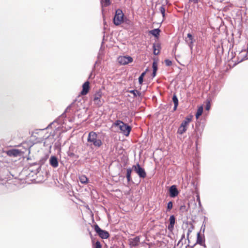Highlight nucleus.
Here are the masks:
<instances>
[{
	"label": "nucleus",
	"mask_w": 248,
	"mask_h": 248,
	"mask_svg": "<svg viewBox=\"0 0 248 248\" xmlns=\"http://www.w3.org/2000/svg\"><path fill=\"white\" fill-rule=\"evenodd\" d=\"M113 125L115 127H117L120 130V132L126 137L129 136L132 129L130 126L128 125L120 120H117Z\"/></svg>",
	"instance_id": "1"
},
{
	"label": "nucleus",
	"mask_w": 248,
	"mask_h": 248,
	"mask_svg": "<svg viewBox=\"0 0 248 248\" xmlns=\"http://www.w3.org/2000/svg\"><path fill=\"white\" fill-rule=\"evenodd\" d=\"M87 140L88 142L92 143L91 145H93L96 147H100L102 145V142L98 137L97 134L93 131L89 133Z\"/></svg>",
	"instance_id": "2"
},
{
	"label": "nucleus",
	"mask_w": 248,
	"mask_h": 248,
	"mask_svg": "<svg viewBox=\"0 0 248 248\" xmlns=\"http://www.w3.org/2000/svg\"><path fill=\"white\" fill-rule=\"evenodd\" d=\"M124 16V15L122 10L120 9L116 10L113 20V23L116 26L120 25L123 22Z\"/></svg>",
	"instance_id": "3"
},
{
	"label": "nucleus",
	"mask_w": 248,
	"mask_h": 248,
	"mask_svg": "<svg viewBox=\"0 0 248 248\" xmlns=\"http://www.w3.org/2000/svg\"><path fill=\"white\" fill-rule=\"evenodd\" d=\"M132 169L138 174L140 177L144 178L146 177V173L144 169L141 167L139 163L133 166Z\"/></svg>",
	"instance_id": "4"
},
{
	"label": "nucleus",
	"mask_w": 248,
	"mask_h": 248,
	"mask_svg": "<svg viewBox=\"0 0 248 248\" xmlns=\"http://www.w3.org/2000/svg\"><path fill=\"white\" fill-rule=\"evenodd\" d=\"M94 228L96 233L102 239H107L109 237V234L108 232L107 231L101 230L98 225H94Z\"/></svg>",
	"instance_id": "5"
},
{
	"label": "nucleus",
	"mask_w": 248,
	"mask_h": 248,
	"mask_svg": "<svg viewBox=\"0 0 248 248\" xmlns=\"http://www.w3.org/2000/svg\"><path fill=\"white\" fill-rule=\"evenodd\" d=\"M118 61L121 64L125 65L132 62L133 59L130 56H120L118 58Z\"/></svg>",
	"instance_id": "6"
},
{
	"label": "nucleus",
	"mask_w": 248,
	"mask_h": 248,
	"mask_svg": "<svg viewBox=\"0 0 248 248\" xmlns=\"http://www.w3.org/2000/svg\"><path fill=\"white\" fill-rule=\"evenodd\" d=\"M169 192L170 197L172 198L176 197L179 194V191L175 185H173L170 187Z\"/></svg>",
	"instance_id": "7"
},
{
	"label": "nucleus",
	"mask_w": 248,
	"mask_h": 248,
	"mask_svg": "<svg viewBox=\"0 0 248 248\" xmlns=\"http://www.w3.org/2000/svg\"><path fill=\"white\" fill-rule=\"evenodd\" d=\"M128 241L130 247H136L140 243V237L137 236L134 238L129 239Z\"/></svg>",
	"instance_id": "8"
},
{
	"label": "nucleus",
	"mask_w": 248,
	"mask_h": 248,
	"mask_svg": "<svg viewBox=\"0 0 248 248\" xmlns=\"http://www.w3.org/2000/svg\"><path fill=\"white\" fill-rule=\"evenodd\" d=\"M6 153L10 156L16 157L20 155V151L17 149H12L7 151Z\"/></svg>",
	"instance_id": "9"
},
{
	"label": "nucleus",
	"mask_w": 248,
	"mask_h": 248,
	"mask_svg": "<svg viewBox=\"0 0 248 248\" xmlns=\"http://www.w3.org/2000/svg\"><path fill=\"white\" fill-rule=\"evenodd\" d=\"M169 221L170 224L168 225V228L170 231H172L174 228V225L175 222V218L173 215L170 216Z\"/></svg>",
	"instance_id": "10"
},
{
	"label": "nucleus",
	"mask_w": 248,
	"mask_h": 248,
	"mask_svg": "<svg viewBox=\"0 0 248 248\" xmlns=\"http://www.w3.org/2000/svg\"><path fill=\"white\" fill-rule=\"evenodd\" d=\"M101 94H96L93 98V101L97 106L99 107L102 105V101H101Z\"/></svg>",
	"instance_id": "11"
},
{
	"label": "nucleus",
	"mask_w": 248,
	"mask_h": 248,
	"mask_svg": "<svg viewBox=\"0 0 248 248\" xmlns=\"http://www.w3.org/2000/svg\"><path fill=\"white\" fill-rule=\"evenodd\" d=\"M90 89V82L86 81L82 85V90L79 93H88Z\"/></svg>",
	"instance_id": "12"
},
{
	"label": "nucleus",
	"mask_w": 248,
	"mask_h": 248,
	"mask_svg": "<svg viewBox=\"0 0 248 248\" xmlns=\"http://www.w3.org/2000/svg\"><path fill=\"white\" fill-rule=\"evenodd\" d=\"M49 162H50V165L52 167H53L54 168H56L58 166V162L57 158L56 156H51L49 159Z\"/></svg>",
	"instance_id": "13"
},
{
	"label": "nucleus",
	"mask_w": 248,
	"mask_h": 248,
	"mask_svg": "<svg viewBox=\"0 0 248 248\" xmlns=\"http://www.w3.org/2000/svg\"><path fill=\"white\" fill-rule=\"evenodd\" d=\"M160 30L159 29H155L149 31V33L155 37H157L159 34Z\"/></svg>",
	"instance_id": "14"
},
{
	"label": "nucleus",
	"mask_w": 248,
	"mask_h": 248,
	"mask_svg": "<svg viewBox=\"0 0 248 248\" xmlns=\"http://www.w3.org/2000/svg\"><path fill=\"white\" fill-rule=\"evenodd\" d=\"M80 182L82 184H87L88 183V178L84 175H81L79 177Z\"/></svg>",
	"instance_id": "15"
},
{
	"label": "nucleus",
	"mask_w": 248,
	"mask_h": 248,
	"mask_svg": "<svg viewBox=\"0 0 248 248\" xmlns=\"http://www.w3.org/2000/svg\"><path fill=\"white\" fill-rule=\"evenodd\" d=\"M172 100L174 104L173 110L175 111L176 110L177 106L178 105V100L176 96L174 94L172 97Z\"/></svg>",
	"instance_id": "16"
},
{
	"label": "nucleus",
	"mask_w": 248,
	"mask_h": 248,
	"mask_svg": "<svg viewBox=\"0 0 248 248\" xmlns=\"http://www.w3.org/2000/svg\"><path fill=\"white\" fill-rule=\"evenodd\" d=\"M203 112V107L202 106H200L198 108L197 110V112L196 114V117L197 119H198L199 117L202 114Z\"/></svg>",
	"instance_id": "17"
},
{
	"label": "nucleus",
	"mask_w": 248,
	"mask_h": 248,
	"mask_svg": "<svg viewBox=\"0 0 248 248\" xmlns=\"http://www.w3.org/2000/svg\"><path fill=\"white\" fill-rule=\"evenodd\" d=\"M187 130V128H185L184 127L183 125H180L179 127L177 133L179 134H183L184 133H185Z\"/></svg>",
	"instance_id": "18"
},
{
	"label": "nucleus",
	"mask_w": 248,
	"mask_h": 248,
	"mask_svg": "<svg viewBox=\"0 0 248 248\" xmlns=\"http://www.w3.org/2000/svg\"><path fill=\"white\" fill-rule=\"evenodd\" d=\"M160 47L159 45H157V46L155 44H153V48L154 50V54L155 55H157L159 53V50L157 49V47L158 48Z\"/></svg>",
	"instance_id": "19"
},
{
	"label": "nucleus",
	"mask_w": 248,
	"mask_h": 248,
	"mask_svg": "<svg viewBox=\"0 0 248 248\" xmlns=\"http://www.w3.org/2000/svg\"><path fill=\"white\" fill-rule=\"evenodd\" d=\"M132 172V170L130 168L127 169L126 178L128 182H130L131 180V174Z\"/></svg>",
	"instance_id": "20"
},
{
	"label": "nucleus",
	"mask_w": 248,
	"mask_h": 248,
	"mask_svg": "<svg viewBox=\"0 0 248 248\" xmlns=\"http://www.w3.org/2000/svg\"><path fill=\"white\" fill-rule=\"evenodd\" d=\"M159 11L161 13L162 16L163 17V18H164L165 16V5H162L159 8Z\"/></svg>",
	"instance_id": "21"
},
{
	"label": "nucleus",
	"mask_w": 248,
	"mask_h": 248,
	"mask_svg": "<svg viewBox=\"0 0 248 248\" xmlns=\"http://www.w3.org/2000/svg\"><path fill=\"white\" fill-rule=\"evenodd\" d=\"M210 101H211V100L210 99H207L205 102V103H206L205 109L207 110H209L210 109V107H211Z\"/></svg>",
	"instance_id": "22"
},
{
	"label": "nucleus",
	"mask_w": 248,
	"mask_h": 248,
	"mask_svg": "<svg viewBox=\"0 0 248 248\" xmlns=\"http://www.w3.org/2000/svg\"><path fill=\"white\" fill-rule=\"evenodd\" d=\"M102 246L99 241H96L93 246V248H101Z\"/></svg>",
	"instance_id": "23"
},
{
	"label": "nucleus",
	"mask_w": 248,
	"mask_h": 248,
	"mask_svg": "<svg viewBox=\"0 0 248 248\" xmlns=\"http://www.w3.org/2000/svg\"><path fill=\"white\" fill-rule=\"evenodd\" d=\"M192 116L189 115L186 117L185 120L184 121L185 122H186V124H188L192 121Z\"/></svg>",
	"instance_id": "24"
},
{
	"label": "nucleus",
	"mask_w": 248,
	"mask_h": 248,
	"mask_svg": "<svg viewBox=\"0 0 248 248\" xmlns=\"http://www.w3.org/2000/svg\"><path fill=\"white\" fill-rule=\"evenodd\" d=\"M186 41L187 43V44H188L191 51H192L193 47V41H190L189 42L187 40H186Z\"/></svg>",
	"instance_id": "25"
},
{
	"label": "nucleus",
	"mask_w": 248,
	"mask_h": 248,
	"mask_svg": "<svg viewBox=\"0 0 248 248\" xmlns=\"http://www.w3.org/2000/svg\"><path fill=\"white\" fill-rule=\"evenodd\" d=\"M173 203L172 202H169L167 204V210L170 211L172 208Z\"/></svg>",
	"instance_id": "26"
},
{
	"label": "nucleus",
	"mask_w": 248,
	"mask_h": 248,
	"mask_svg": "<svg viewBox=\"0 0 248 248\" xmlns=\"http://www.w3.org/2000/svg\"><path fill=\"white\" fill-rule=\"evenodd\" d=\"M153 71H157V64L156 62H154L152 65Z\"/></svg>",
	"instance_id": "27"
},
{
	"label": "nucleus",
	"mask_w": 248,
	"mask_h": 248,
	"mask_svg": "<svg viewBox=\"0 0 248 248\" xmlns=\"http://www.w3.org/2000/svg\"><path fill=\"white\" fill-rule=\"evenodd\" d=\"M165 64L167 66H170L172 64V62L171 61L169 60H166L165 61Z\"/></svg>",
	"instance_id": "28"
},
{
	"label": "nucleus",
	"mask_w": 248,
	"mask_h": 248,
	"mask_svg": "<svg viewBox=\"0 0 248 248\" xmlns=\"http://www.w3.org/2000/svg\"><path fill=\"white\" fill-rule=\"evenodd\" d=\"M103 2L105 3V6H107L110 4L109 0H102Z\"/></svg>",
	"instance_id": "29"
},
{
	"label": "nucleus",
	"mask_w": 248,
	"mask_h": 248,
	"mask_svg": "<svg viewBox=\"0 0 248 248\" xmlns=\"http://www.w3.org/2000/svg\"><path fill=\"white\" fill-rule=\"evenodd\" d=\"M143 81V78L140 76L139 78V83L140 85H142Z\"/></svg>",
	"instance_id": "30"
},
{
	"label": "nucleus",
	"mask_w": 248,
	"mask_h": 248,
	"mask_svg": "<svg viewBox=\"0 0 248 248\" xmlns=\"http://www.w3.org/2000/svg\"><path fill=\"white\" fill-rule=\"evenodd\" d=\"M187 36L189 38V40L190 41H193V37L191 33H188L187 35Z\"/></svg>",
	"instance_id": "31"
},
{
	"label": "nucleus",
	"mask_w": 248,
	"mask_h": 248,
	"mask_svg": "<svg viewBox=\"0 0 248 248\" xmlns=\"http://www.w3.org/2000/svg\"><path fill=\"white\" fill-rule=\"evenodd\" d=\"M197 242L200 244H201L202 242V238H201L199 233L198 234Z\"/></svg>",
	"instance_id": "32"
},
{
	"label": "nucleus",
	"mask_w": 248,
	"mask_h": 248,
	"mask_svg": "<svg viewBox=\"0 0 248 248\" xmlns=\"http://www.w3.org/2000/svg\"><path fill=\"white\" fill-rule=\"evenodd\" d=\"M186 122H185L184 121H183L181 124V125H183L184 127L187 128L188 124H186Z\"/></svg>",
	"instance_id": "33"
},
{
	"label": "nucleus",
	"mask_w": 248,
	"mask_h": 248,
	"mask_svg": "<svg viewBox=\"0 0 248 248\" xmlns=\"http://www.w3.org/2000/svg\"><path fill=\"white\" fill-rule=\"evenodd\" d=\"M147 71H148V69H146L144 72H143V73H141V74L140 75V76L144 78V77Z\"/></svg>",
	"instance_id": "34"
},
{
	"label": "nucleus",
	"mask_w": 248,
	"mask_h": 248,
	"mask_svg": "<svg viewBox=\"0 0 248 248\" xmlns=\"http://www.w3.org/2000/svg\"><path fill=\"white\" fill-rule=\"evenodd\" d=\"M156 74V71H155L153 70L152 76L153 77H155Z\"/></svg>",
	"instance_id": "35"
},
{
	"label": "nucleus",
	"mask_w": 248,
	"mask_h": 248,
	"mask_svg": "<svg viewBox=\"0 0 248 248\" xmlns=\"http://www.w3.org/2000/svg\"><path fill=\"white\" fill-rule=\"evenodd\" d=\"M145 92V91L144 90H143L142 91H140L138 92L137 93H144Z\"/></svg>",
	"instance_id": "36"
},
{
	"label": "nucleus",
	"mask_w": 248,
	"mask_h": 248,
	"mask_svg": "<svg viewBox=\"0 0 248 248\" xmlns=\"http://www.w3.org/2000/svg\"><path fill=\"white\" fill-rule=\"evenodd\" d=\"M135 90H131L129 91V93H135Z\"/></svg>",
	"instance_id": "37"
},
{
	"label": "nucleus",
	"mask_w": 248,
	"mask_h": 248,
	"mask_svg": "<svg viewBox=\"0 0 248 248\" xmlns=\"http://www.w3.org/2000/svg\"><path fill=\"white\" fill-rule=\"evenodd\" d=\"M194 3H197L199 0H192Z\"/></svg>",
	"instance_id": "38"
},
{
	"label": "nucleus",
	"mask_w": 248,
	"mask_h": 248,
	"mask_svg": "<svg viewBox=\"0 0 248 248\" xmlns=\"http://www.w3.org/2000/svg\"><path fill=\"white\" fill-rule=\"evenodd\" d=\"M134 94V96H137V94L134 93V94Z\"/></svg>",
	"instance_id": "39"
},
{
	"label": "nucleus",
	"mask_w": 248,
	"mask_h": 248,
	"mask_svg": "<svg viewBox=\"0 0 248 248\" xmlns=\"http://www.w3.org/2000/svg\"><path fill=\"white\" fill-rule=\"evenodd\" d=\"M174 50H176V48H175V49H174L173 50H172V51L173 52Z\"/></svg>",
	"instance_id": "40"
}]
</instances>
